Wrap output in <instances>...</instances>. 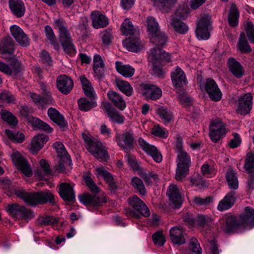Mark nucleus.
Segmentation results:
<instances>
[{"instance_id":"nucleus-6","label":"nucleus","mask_w":254,"mask_h":254,"mask_svg":"<svg viewBox=\"0 0 254 254\" xmlns=\"http://www.w3.org/2000/svg\"><path fill=\"white\" fill-rule=\"evenodd\" d=\"M210 17L208 15L202 16L198 21L195 34L198 40H207L210 37Z\"/></svg>"},{"instance_id":"nucleus-11","label":"nucleus","mask_w":254,"mask_h":254,"mask_svg":"<svg viewBox=\"0 0 254 254\" xmlns=\"http://www.w3.org/2000/svg\"><path fill=\"white\" fill-rule=\"evenodd\" d=\"M142 95L147 100H156L161 98L162 92L157 86L150 84H141L140 85Z\"/></svg>"},{"instance_id":"nucleus-15","label":"nucleus","mask_w":254,"mask_h":254,"mask_svg":"<svg viewBox=\"0 0 254 254\" xmlns=\"http://www.w3.org/2000/svg\"><path fill=\"white\" fill-rule=\"evenodd\" d=\"M253 98V96L250 93L240 97L238 99V113L243 115L249 114L252 109Z\"/></svg>"},{"instance_id":"nucleus-63","label":"nucleus","mask_w":254,"mask_h":254,"mask_svg":"<svg viewBox=\"0 0 254 254\" xmlns=\"http://www.w3.org/2000/svg\"><path fill=\"white\" fill-rule=\"evenodd\" d=\"M59 164L56 165L54 167L55 172L58 173L64 172L66 167H70L72 164L70 157H69V162L65 161L63 158H59Z\"/></svg>"},{"instance_id":"nucleus-23","label":"nucleus","mask_w":254,"mask_h":254,"mask_svg":"<svg viewBox=\"0 0 254 254\" xmlns=\"http://www.w3.org/2000/svg\"><path fill=\"white\" fill-rule=\"evenodd\" d=\"M167 195L170 200L174 204L176 208H179L182 205V196L180 190L178 187L173 184H171L168 187Z\"/></svg>"},{"instance_id":"nucleus-10","label":"nucleus","mask_w":254,"mask_h":254,"mask_svg":"<svg viewBox=\"0 0 254 254\" xmlns=\"http://www.w3.org/2000/svg\"><path fill=\"white\" fill-rule=\"evenodd\" d=\"M138 143L141 149L156 162L160 163L162 161V154L155 146L149 144L142 137L138 138Z\"/></svg>"},{"instance_id":"nucleus-8","label":"nucleus","mask_w":254,"mask_h":254,"mask_svg":"<svg viewBox=\"0 0 254 254\" xmlns=\"http://www.w3.org/2000/svg\"><path fill=\"white\" fill-rule=\"evenodd\" d=\"M5 59H9L10 63L6 64L0 62V71L7 75H16L20 72L21 69V64L14 57V56L7 57L2 56Z\"/></svg>"},{"instance_id":"nucleus-61","label":"nucleus","mask_w":254,"mask_h":254,"mask_svg":"<svg viewBox=\"0 0 254 254\" xmlns=\"http://www.w3.org/2000/svg\"><path fill=\"white\" fill-rule=\"evenodd\" d=\"M151 133L155 136L166 138L168 135V132L166 129L159 125L154 126L151 129Z\"/></svg>"},{"instance_id":"nucleus-19","label":"nucleus","mask_w":254,"mask_h":254,"mask_svg":"<svg viewBox=\"0 0 254 254\" xmlns=\"http://www.w3.org/2000/svg\"><path fill=\"white\" fill-rule=\"evenodd\" d=\"M59 193L61 198L67 202H71L75 199V194L73 187L69 184L62 183L59 186Z\"/></svg>"},{"instance_id":"nucleus-21","label":"nucleus","mask_w":254,"mask_h":254,"mask_svg":"<svg viewBox=\"0 0 254 254\" xmlns=\"http://www.w3.org/2000/svg\"><path fill=\"white\" fill-rule=\"evenodd\" d=\"M103 109L111 122L118 124H123L125 120L124 116L114 109L110 103L105 104Z\"/></svg>"},{"instance_id":"nucleus-52","label":"nucleus","mask_w":254,"mask_h":254,"mask_svg":"<svg viewBox=\"0 0 254 254\" xmlns=\"http://www.w3.org/2000/svg\"><path fill=\"white\" fill-rule=\"evenodd\" d=\"M0 114L1 119L9 125L14 127L17 124V119L11 113L4 110H2L0 112Z\"/></svg>"},{"instance_id":"nucleus-26","label":"nucleus","mask_w":254,"mask_h":254,"mask_svg":"<svg viewBox=\"0 0 254 254\" xmlns=\"http://www.w3.org/2000/svg\"><path fill=\"white\" fill-rule=\"evenodd\" d=\"M171 77L173 84L175 87H182L187 84L186 75L182 69L179 67H177L171 72Z\"/></svg>"},{"instance_id":"nucleus-44","label":"nucleus","mask_w":254,"mask_h":254,"mask_svg":"<svg viewBox=\"0 0 254 254\" xmlns=\"http://www.w3.org/2000/svg\"><path fill=\"white\" fill-rule=\"evenodd\" d=\"M115 82L116 86L122 93L128 96L132 95L133 89L128 82L120 79H116Z\"/></svg>"},{"instance_id":"nucleus-31","label":"nucleus","mask_w":254,"mask_h":254,"mask_svg":"<svg viewBox=\"0 0 254 254\" xmlns=\"http://www.w3.org/2000/svg\"><path fill=\"white\" fill-rule=\"evenodd\" d=\"M27 121L31 124V125L38 129L43 130L47 132H51L53 128L47 123L43 122L37 118L30 116L26 113L24 114Z\"/></svg>"},{"instance_id":"nucleus-55","label":"nucleus","mask_w":254,"mask_h":254,"mask_svg":"<svg viewBox=\"0 0 254 254\" xmlns=\"http://www.w3.org/2000/svg\"><path fill=\"white\" fill-rule=\"evenodd\" d=\"M45 31L47 39L54 46L55 49L58 50L59 48V45L57 42L55 35L51 27L49 25L45 26Z\"/></svg>"},{"instance_id":"nucleus-17","label":"nucleus","mask_w":254,"mask_h":254,"mask_svg":"<svg viewBox=\"0 0 254 254\" xmlns=\"http://www.w3.org/2000/svg\"><path fill=\"white\" fill-rule=\"evenodd\" d=\"M149 61H154L155 63L156 62L160 63L161 64H164L166 63L171 61V57L169 53L159 48H153L150 51V53L148 56Z\"/></svg>"},{"instance_id":"nucleus-64","label":"nucleus","mask_w":254,"mask_h":254,"mask_svg":"<svg viewBox=\"0 0 254 254\" xmlns=\"http://www.w3.org/2000/svg\"><path fill=\"white\" fill-rule=\"evenodd\" d=\"M154 244L157 246H162L164 245L166 239L162 231H157L152 236Z\"/></svg>"},{"instance_id":"nucleus-36","label":"nucleus","mask_w":254,"mask_h":254,"mask_svg":"<svg viewBox=\"0 0 254 254\" xmlns=\"http://www.w3.org/2000/svg\"><path fill=\"white\" fill-rule=\"evenodd\" d=\"M9 6L12 12L18 17L24 15L25 12V7L21 0H9Z\"/></svg>"},{"instance_id":"nucleus-62","label":"nucleus","mask_w":254,"mask_h":254,"mask_svg":"<svg viewBox=\"0 0 254 254\" xmlns=\"http://www.w3.org/2000/svg\"><path fill=\"white\" fill-rule=\"evenodd\" d=\"M83 178L86 185L92 192L97 193L99 192V188L96 185L92 178L90 176L84 175Z\"/></svg>"},{"instance_id":"nucleus-54","label":"nucleus","mask_w":254,"mask_h":254,"mask_svg":"<svg viewBox=\"0 0 254 254\" xmlns=\"http://www.w3.org/2000/svg\"><path fill=\"white\" fill-rule=\"evenodd\" d=\"M151 42L156 46L162 47L166 44L168 40V37L164 33L159 32L155 36H151Z\"/></svg>"},{"instance_id":"nucleus-56","label":"nucleus","mask_w":254,"mask_h":254,"mask_svg":"<svg viewBox=\"0 0 254 254\" xmlns=\"http://www.w3.org/2000/svg\"><path fill=\"white\" fill-rule=\"evenodd\" d=\"M58 223V220L52 216H40L37 219L39 225H51Z\"/></svg>"},{"instance_id":"nucleus-12","label":"nucleus","mask_w":254,"mask_h":254,"mask_svg":"<svg viewBox=\"0 0 254 254\" xmlns=\"http://www.w3.org/2000/svg\"><path fill=\"white\" fill-rule=\"evenodd\" d=\"M128 204L138 213L144 217H148L150 211L146 205L137 196L133 195L127 200Z\"/></svg>"},{"instance_id":"nucleus-42","label":"nucleus","mask_w":254,"mask_h":254,"mask_svg":"<svg viewBox=\"0 0 254 254\" xmlns=\"http://www.w3.org/2000/svg\"><path fill=\"white\" fill-rule=\"evenodd\" d=\"M80 80L85 95L91 99L95 98L96 94L90 81L85 76H80Z\"/></svg>"},{"instance_id":"nucleus-18","label":"nucleus","mask_w":254,"mask_h":254,"mask_svg":"<svg viewBox=\"0 0 254 254\" xmlns=\"http://www.w3.org/2000/svg\"><path fill=\"white\" fill-rule=\"evenodd\" d=\"M81 203L87 206H100L107 202L104 197H99L97 195L85 193L79 196Z\"/></svg>"},{"instance_id":"nucleus-32","label":"nucleus","mask_w":254,"mask_h":254,"mask_svg":"<svg viewBox=\"0 0 254 254\" xmlns=\"http://www.w3.org/2000/svg\"><path fill=\"white\" fill-rule=\"evenodd\" d=\"M47 114L49 118L61 128L67 127V123L64 116L55 108H50L48 110Z\"/></svg>"},{"instance_id":"nucleus-58","label":"nucleus","mask_w":254,"mask_h":254,"mask_svg":"<svg viewBox=\"0 0 254 254\" xmlns=\"http://www.w3.org/2000/svg\"><path fill=\"white\" fill-rule=\"evenodd\" d=\"M190 254H201L202 251L197 240L192 238L190 242L189 246Z\"/></svg>"},{"instance_id":"nucleus-57","label":"nucleus","mask_w":254,"mask_h":254,"mask_svg":"<svg viewBox=\"0 0 254 254\" xmlns=\"http://www.w3.org/2000/svg\"><path fill=\"white\" fill-rule=\"evenodd\" d=\"M5 133L10 139L15 142H22L24 139V135L22 133L11 131L9 129H6Z\"/></svg>"},{"instance_id":"nucleus-41","label":"nucleus","mask_w":254,"mask_h":254,"mask_svg":"<svg viewBox=\"0 0 254 254\" xmlns=\"http://www.w3.org/2000/svg\"><path fill=\"white\" fill-rule=\"evenodd\" d=\"M170 24L174 30L180 34H185L189 30L188 26L180 19L173 17Z\"/></svg>"},{"instance_id":"nucleus-37","label":"nucleus","mask_w":254,"mask_h":254,"mask_svg":"<svg viewBox=\"0 0 254 254\" xmlns=\"http://www.w3.org/2000/svg\"><path fill=\"white\" fill-rule=\"evenodd\" d=\"M115 65L117 71L124 77L129 78L133 75L135 69L130 65L124 64L119 61L116 62Z\"/></svg>"},{"instance_id":"nucleus-24","label":"nucleus","mask_w":254,"mask_h":254,"mask_svg":"<svg viewBox=\"0 0 254 254\" xmlns=\"http://www.w3.org/2000/svg\"><path fill=\"white\" fill-rule=\"evenodd\" d=\"M91 17L92 25L96 29L105 27L109 23L108 17L98 11L92 12Z\"/></svg>"},{"instance_id":"nucleus-30","label":"nucleus","mask_w":254,"mask_h":254,"mask_svg":"<svg viewBox=\"0 0 254 254\" xmlns=\"http://www.w3.org/2000/svg\"><path fill=\"white\" fill-rule=\"evenodd\" d=\"M228 67L230 71L237 78H241L245 73L243 65L234 58L228 60Z\"/></svg>"},{"instance_id":"nucleus-43","label":"nucleus","mask_w":254,"mask_h":254,"mask_svg":"<svg viewBox=\"0 0 254 254\" xmlns=\"http://www.w3.org/2000/svg\"><path fill=\"white\" fill-rule=\"evenodd\" d=\"M77 103L79 109L83 112H88L97 106L96 102L89 100L85 97L79 99Z\"/></svg>"},{"instance_id":"nucleus-33","label":"nucleus","mask_w":254,"mask_h":254,"mask_svg":"<svg viewBox=\"0 0 254 254\" xmlns=\"http://www.w3.org/2000/svg\"><path fill=\"white\" fill-rule=\"evenodd\" d=\"M47 135L44 134H39L33 137L31 142V151L32 153H36L39 151L48 140Z\"/></svg>"},{"instance_id":"nucleus-4","label":"nucleus","mask_w":254,"mask_h":254,"mask_svg":"<svg viewBox=\"0 0 254 254\" xmlns=\"http://www.w3.org/2000/svg\"><path fill=\"white\" fill-rule=\"evenodd\" d=\"M7 211L16 219L29 220L34 217V213L31 210L17 203L9 205Z\"/></svg>"},{"instance_id":"nucleus-20","label":"nucleus","mask_w":254,"mask_h":254,"mask_svg":"<svg viewBox=\"0 0 254 254\" xmlns=\"http://www.w3.org/2000/svg\"><path fill=\"white\" fill-rule=\"evenodd\" d=\"M10 30L12 35L19 45L23 47H27L29 45L28 37L19 26L12 25L10 27Z\"/></svg>"},{"instance_id":"nucleus-9","label":"nucleus","mask_w":254,"mask_h":254,"mask_svg":"<svg viewBox=\"0 0 254 254\" xmlns=\"http://www.w3.org/2000/svg\"><path fill=\"white\" fill-rule=\"evenodd\" d=\"M209 136L214 142H218L226 133L224 124L219 120L213 121L209 126Z\"/></svg>"},{"instance_id":"nucleus-45","label":"nucleus","mask_w":254,"mask_h":254,"mask_svg":"<svg viewBox=\"0 0 254 254\" xmlns=\"http://www.w3.org/2000/svg\"><path fill=\"white\" fill-rule=\"evenodd\" d=\"M121 29L123 34L126 36L132 35L137 32V29L128 19L124 20L121 25Z\"/></svg>"},{"instance_id":"nucleus-51","label":"nucleus","mask_w":254,"mask_h":254,"mask_svg":"<svg viewBox=\"0 0 254 254\" xmlns=\"http://www.w3.org/2000/svg\"><path fill=\"white\" fill-rule=\"evenodd\" d=\"M131 184L140 194L144 195L146 194V190L141 179L137 177H133L131 180Z\"/></svg>"},{"instance_id":"nucleus-60","label":"nucleus","mask_w":254,"mask_h":254,"mask_svg":"<svg viewBox=\"0 0 254 254\" xmlns=\"http://www.w3.org/2000/svg\"><path fill=\"white\" fill-rule=\"evenodd\" d=\"M88 24V20L86 17H81L80 18L78 26L77 32L83 37L87 36V26Z\"/></svg>"},{"instance_id":"nucleus-48","label":"nucleus","mask_w":254,"mask_h":254,"mask_svg":"<svg viewBox=\"0 0 254 254\" xmlns=\"http://www.w3.org/2000/svg\"><path fill=\"white\" fill-rule=\"evenodd\" d=\"M53 147L56 149L57 157L59 158H63L69 162V157H70L68 154L64 145L60 141H57L53 144Z\"/></svg>"},{"instance_id":"nucleus-13","label":"nucleus","mask_w":254,"mask_h":254,"mask_svg":"<svg viewBox=\"0 0 254 254\" xmlns=\"http://www.w3.org/2000/svg\"><path fill=\"white\" fill-rule=\"evenodd\" d=\"M204 88L209 98L212 100L218 101L222 98V92L216 82L213 79L208 78L206 79L204 85Z\"/></svg>"},{"instance_id":"nucleus-53","label":"nucleus","mask_w":254,"mask_h":254,"mask_svg":"<svg viewBox=\"0 0 254 254\" xmlns=\"http://www.w3.org/2000/svg\"><path fill=\"white\" fill-rule=\"evenodd\" d=\"M244 167L248 173H254V153L247 154Z\"/></svg>"},{"instance_id":"nucleus-49","label":"nucleus","mask_w":254,"mask_h":254,"mask_svg":"<svg viewBox=\"0 0 254 254\" xmlns=\"http://www.w3.org/2000/svg\"><path fill=\"white\" fill-rule=\"evenodd\" d=\"M211 224L212 219L207 215L199 214L196 216L195 224L200 228H210Z\"/></svg>"},{"instance_id":"nucleus-16","label":"nucleus","mask_w":254,"mask_h":254,"mask_svg":"<svg viewBox=\"0 0 254 254\" xmlns=\"http://www.w3.org/2000/svg\"><path fill=\"white\" fill-rule=\"evenodd\" d=\"M96 158L101 161H107L109 159L107 149L100 141L95 142L88 150Z\"/></svg>"},{"instance_id":"nucleus-3","label":"nucleus","mask_w":254,"mask_h":254,"mask_svg":"<svg viewBox=\"0 0 254 254\" xmlns=\"http://www.w3.org/2000/svg\"><path fill=\"white\" fill-rule=\"evenodd\" d=\"M176 162L175 179L177 181L182 182L189 173L191 164L190 157L186 152H180L177 154Z\"/></svg>"},{"instance_id":"nucleus-50","label":"nucleus","mask_w":254,"mask_h":254,"mask_svg":"<svg viewBox=\"0 0 254 254\" xmlns=\"http://www.w3.org/2000/svg\"><path fill=\"white\" fill-rule=\"evenodd\" d=\"M40 169L36 172L37 175L41 179H45V177L52 174V171L50 169L49 165L44 159L40 161Z\"/></svg>"},{"instance_id":"nucleus-29","label":"nucleus","mask_w":254,"mask_h":254,"mask_svg":"<svg viewBox=\"0 0 254 254\" xmlns=\"http://www.w3.org/2000/svg\"><path fill=\"white\" fill-rule=\"evenodd\" d=\"M95 170L98 176H100L104 178L111 190H114L117 188V184L113 175L103 167H97Z\"/></svg>"},{"instance_id":"nucleus-35","label":"nucleus","mask_w":254,"mask_h":254,"mask_svg":"<svg viewBox=\"0 0 254 254\" xmlns=\"http://www.w3.org/2000/svg\"><path fill=\"white\" fill-rule=\"evenodd\" d=\"M14 43L12 40L9 37L4 38L0 44V53L4 57H12Z\"/></svg>"},{"instance_id":"nucleus-28","label":"nucleus","mask_w":254,"mask_h":254,"mask_svg":"<svg viewBox=\"0 0 254 254\" xmlns=\"http://www.w3.org/2000/svg\"><path fill=\"white\" fill-rule=\"evenodd\" d=\"M170 238L174 245H181L186 242L184 237V231L181 228L174 227L170 230Z\"/></svg>"},{"instance_id":"nucleus-1","label":"nucleus","mask_w":254,"mask_h":254,"mask_svg":"<svg viewBox=\"0 0 254 254\" xmlns=\"http://www.w3.org/2000/svg\"><path fill=\"white\" fill-rule=\"evenodd\" d=\"M221 229L226 233L233 232L238 228L246 229L254 226V209L248 206L239 218L229 216L220 220L218 224Z\"/></svg>"},{"instance_id":"nucleus-34","label":"nucleus","mask_w":254,"mask_h":254,"mask_svg":"<svg viewBox=\"0 0 254 254\" xmlns=\"http://www.w3.org/2000/svg\"><path fill=\"white\" fill-rule=\"evenodd\" d=\"M107 96L109 100L116 108L121 110H124L126 108V103L120 94L110 90L107 93Z\"/></svg>"},{"instance_id":"nucleus-59","label":"nucleus","mask_w":254,"mask_h":254,"mask_svg":"<svg viewBox=\"0 0 254 254\" xmlns=\"http://www.w3.org/2000/svg\"><path fill=\"white\" fill-rule=\"evenodd\" d=\"M174 0H154V5L161 10L167 12L173 4Z\"/></svg>"},{"instance_id":"nucleus-46","label":"nucleus","mask_w":254,"mask_h":254,"mask_svg":"<svg viewBox=\"0 0 254 254\" xmlns=\"http://www.w3.org/2000/svg\"><path fill=\"white\" fill-rule=\"evenodd\" d=\"M147 28L150 36H155L160 31L158 22L153 17L151 16L147 17Z\"/></svg>"},{"instance_id":"nucleus-40","label":"nucleus","mask_w":254,"mask_h":254,"mask_svg":"<svg viewBox=\"0 0 254 254\" xmlns=\"http://www.w3.org/2000/svg\"><path fill=\"white\" fill-rule=\"evenodd\" d=\"M156 113L165 125L174 121L173 113L165 107L161 106L158 108Z\"/></svg>"},{"instance_id":"nucleus-2","label":"nucleus","mask_w":254,"mask_h":254,"mask_svg":"<svg viewBox=\"0 0 254 254\" xmlns=\"http://www.w3.org/2000/svg\"><path fill=\"white\" fill-rule=\"evenodd\" d=\"M15 194L29 206H36L47 202L52 205H54L56 203L54 194L49 190L37 192H27L23 190H17L15 191Z\"/></svg>"},{"instance_id":"nucleus-25","label":"nucleus","mask_w":254,"mask_h":254,"mask_svg":"<svg viewBox=\"0 0 254 254\" xmlns=\"http://www.w3.org/2000/svg\"><path fill=\"white\" fill-rule=\"evenodd\" d=\"M123 44L126 49L132 52L137 53L143 48V45L137 37H131L124 40Z\"/></svg>"},{"instance_id":"nucleus-14","label":"nucleus","mask_w":254,"mask_h":254,"mask_svg":"<svg viewBox=\"0 0 254 254\" xmlns=\"http://www.w3.org/2000/svg\"><path fill=\"white\" fill-rule=\"evenodd\" d=\"M56 85L60 92L64 95H67L72 90L73 87V82L69 77L65 74H62L57 77Z\"/></svg>"},{"instance_id":"nucleus-7","label":"nucleus","mask_w":254,"mask_h":254,"mask_svg":"<svg viewBox=\"0 0 254 254\" xmlns=\"http://www.w3.org/2000/svg\"><path fill=\"white\" fill-rule=\"evenodd\" d=\"M11 158L14 165L26 177H30L32 175V169L28 161L18 152H14L11 154Z\"/></svg>"},{"instance_id":"nucleus-5","label":"nucleus","mask_w":254,"mask_h":254,"mask_svg":"<svg viewBox=\"0 0 254 254\" xmlns=\"http://www.w3.org/2000/svg\"><path fill=\"white\" fill-rule=\"evenodd\" d=\"M118 145L126 152L129 151L134 146V135L131 131L123 133L117 132L114 138Z\"/></svg>"},{"instance_id":"nucleus-39","label":"nucleus","mask_w":254,"mask_h":254,"mask_svg":"<svg viewBox=\"0 0 254 254\" xmlns=\"http://www.w3.org/2000/svg\"><path fill=\"white\" fill-rule=\"evenodd\" d=\"M237 49L240 53L243 54H249L252 51L244 32H241L240 35L237 43Z\"/></svg>"},{"instance_id":"nucleus-38","label":"nucleus","mask_w":254,"mask_h":254,"mask_svg":"<svg viewBox=\"0 0 254 254\" xmlns=\"http://www.w3.org/2000/svg\"><path fill=\"white\" fill-rule=\"evenodd\" d=\"M240 12L234 3H232L229 11L228 21L231 27H236L239 24Z\"/></svg>"},{"instance_id":"nucleus-47","label":"nucleus","mask_w":254,"mask_h":254,"mask_svg":"<svg viewBox=\"0 0 254 254\" xmlns=\"http://www.w3.org/2000/svg\"><path fill=\"white\" fill-rule=\"evenodd\" d=\"M226 180L230 188L237 190L239 187V182L236 173L232 169H229L226 176Z\"/></svg>"},{"instance_id":"nucleus-22","label":"nucleus","mask_w":254,"mask_h":254,"mask_svg":"<svg viewBox=\"0 0 254 254\" xmlns=\"http://www.w3.org/2000/svg\"><path fill=\"white\" fill-rule=\"evenodd\" d=\"M30 98L38 107H44L49 105H54L55 100L51 94H44L41 96L36 93H30Z\"/></svg>"},{"instance_id":"nucleus-27","label":"nucleus","mask_w":254,"mask_h":254,"mask_svg":"<svg viewBox=\"0 0 254 254\" xmlns=\"http://www.w3.org/2000/svg\"><path fill=\"white\" fill-rule=\"evenodd\" d=\"M235 201V192L234 191H230L219 202L217 209L221 211L228 210L234 205Z\"/></svg>"}]
</instances>
